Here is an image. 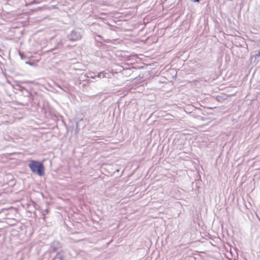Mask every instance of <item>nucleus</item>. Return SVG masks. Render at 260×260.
<instances>
[{"instance_id":"nucleus-6","label":"nucleus","mask_w":260,"mask_h":260,"mask_svg":"<svg viewBox=\"0 0 260 260\" xmlns=\"http://www.w3.org/2000/svg\"><path fill=\"white\" fill-rule=\"evenodd\" d=\"M31 162L34 163V162H36L35 161L33 160V161H31Z\"/></svg>"},{"instance_id":"nucleus-7","label":"nucleus","mask_w":260,"mask_h":260,"mask_svg":"<svg viewBox=\"0 0 260 260\" xmlns=\"http://www.w3.org/2000/svg\"><path fill=\"white\" fill-rule=\"evenodd\" d=\"M46 212L48 213V210L47 209L46 210Z\"/></svg>"},{"instance_id":"nucleus-4","label":"nucleus","mask_w":260,"mask_h":260,"mask_svg":"<svg viewBox=\"0 0 260 260\" xmlns=\"http://www.w3.org/2000/svg\"><path fill=\"white\" fill-rule=\"evenodd\" d=\"M256 56H260V51L258 52V53L256 55Z\"/></svg>"},{"instance_id":"nucleus-3","label":"nucleus","mask_w":260,"mask_h":260,"mask_svg":"<svg viewBox=\"0 0 260 260\" xmlns=\"http://www.w3.org/2000/svg\"><path fill=\"white\" fill-rule=\"evenodd\" d=\"M58 258H59V260H64L62 256H58Z\"/></svg>"},{"instance_id":"nucleus-1","label":"nucleus","mask_w":260,"mask_h":260,"mask_svg":"<svg viewBox=\"0 0 260 260\" xmlns=\"http://www.w3.org/2000/svg\"><path fill=\"white\" fill-rule=\"evenodd\" d=\"M28 166L31 171L40 176L45 175V167L43 164H28Z\"/></svg>"},{"instance_id":"nucleus-5","label":"nucleus","mask_w":260,"mask_h":260,"mask_svg":"<svg viewBox=\"0 0 260 260\" xmlns=\"http://www.w3.org/2000/svg\"><path fill=\"white\" fill-rule=\"evenodd\" d=\"M194 2H199L200 0H193Z\"/></svg>"},{"instance_id":"nucleus-2","label":"nucleus","mask_w":260,"mask_h":260,"mask_svg":"<svg viewBox=\"0 0 260 260\" xmlns=\"http://www.w3.org/2000/svg\"><path fill=\"white\" fill-rule=\"evenodd\" d=\"M61 247L60 243L57 241H54L52 243L51 250L53 252L57 251Z\"/></svg>"}]
</instances>
